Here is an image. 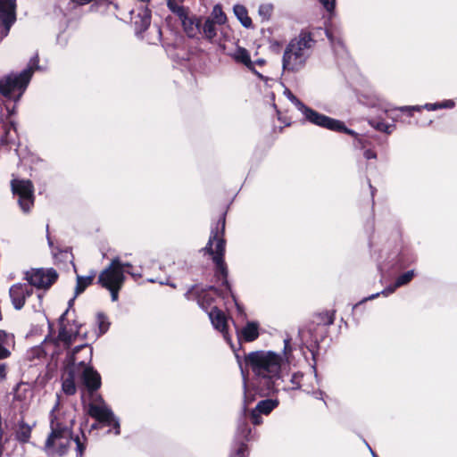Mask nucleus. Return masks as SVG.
<instances>
[{
  "instance_id": "1",
  "label": "nucleus",
  "mask_w": 457,
  "mask_h": 457,
  "mask_svg": "<svg viewBox=\"0 0 457 457\" xmlns=\"http://www.w3.org/2000/svg\"><path fill=\"white\" fill-rule=\"evenodd\" d=\"M292 348L290 339H284V357L269 351L252 352L245 357V362L254 373L253 390L260 396H269L278 390L281 370L289 362L288 354Z\"/></svg>"
},
{
  "instance_id": "2",
  "label": "nucleus",
  "mask_w": 457,
  "mask_h": 457,
  "mask_svg": "<svg viewBox=\"0 0 457 457\" xmlns=\"http://www.w3.org/2000/svg\"><path fill=\"white\" fill-rule=\"evenodd\" d=\"M56 403L50 413L51 434L47 437L45 450L49 455H64L71 444L76 445L77 457H82L85 450L84 442L79 436H72L71 428L74 423L72 413L57 414L60 396L56 395Z\"/></svg>"
},
{
  "instance_id": "3",
  "label": "nucleus",
  "mask_w": 457,
  "mask_h": 457,
  "mask_svg": "<svg viewBox=\"0 0 457 457\" xmlns=\"http://www.w3.org/2000/svg\"><path fill=\"white\" fill-rule=\"evenodd\" d=\"M315 40L309 31L302 30L287 45L282 56V69L287 72L303 70L311 57Z\"/></svg>"
},
{
  "instance_id": "4",
  "label": "nucleus",
  "mask_w": 457,
  "mask_h": 457,
  "mask_svg": "<svg viewBox=\"0 0 457 457\" xmlns=\"http://www.w3.org/2000/svg\"><path fill=\"white\" fill-rule=\"evenodd\" d=\"M225 224V217L222 215L218 220L216 226L212 228L208 243L203 251L212 255V261L216 265L218 279L221 281L222 286H224L228 291H231L227 278L228 270L224 262L226 246V241L224 239Z\"/></svg>"
},
{
  "instance_id": "5",
  "label": "nucleus",
  "mask_w": 457,
  "mask_h": 457,
  "mask_svg": "<svg viewBox=\"0 0 457 457\" xmlns=\"http://www.w3.org/2000/svg\"><path fill=\"white\" fill-rule=\"evenodd\" d=\"M39 58H30L26 69L19 73H11L0 78V94L7 99L18 102L25 92L33 73L39 70Z\"/></svg>"
},
{
  "instance_id": "6",
  "label": "nucleus",
  "mask_w": 457,
  "mask_h": 457,
  "mask_svg": "<svg viewBox=\"0 0 457 457\" xmlns=\"http://www.w3.org/2000/svg\"><path fill=\"white\" fill-rule=\"evenodd\" d=\"M79 334V330L68 329L66 327L62 326L59 331L58 337L55 339L46 338L41 346L33 350L34 353L38 358L42 354L50 355L53 359L60 354V353L72 344Z\"/></svg>"
},
{
  "instance_id": "7",
  "label": "nucleus",
  "mask_w": 457,
  "mask_h": 457,
  "mask_svg": "<svg viewBox=\"0 0 457 457\" xmlns=\"http://www.w3.org/2000/svg\"><path fill=\"white\" fill-rule=\"evenodd\" d=\"M120 259L115 257L98 276V283L111 293L112 301L118 300L119 292L125 281V270H120Z\"/></svg>"
},
{
  "instance_id": "8",
  "label": "nucleus",
  "mask_w": 457,
  "mask_h": 457,
  "mask_svg": "<svg viewBox=\"0 0 457 457\" xmlns=\"http://www.w3.org/2000/svg\"><path fill=\"white\" fill-rule=\"evenodd\" d=\"M79 352H85L90 358L92 350L87 345L76 346L71 353H68L65 361V370L62 377V390L66 395H72L76 393L75 380L79 374L77 368V356Z\"/></svg>"
},
{
  "instance_id": "9",
  "label": "nucleus",
  "mask_w": 457,
  "mask_h": 457,
  "mask_svg": "<svg viewBox=\"0 0 457 457\" xmlns=\"http://www.w3.org/2000/svg\"><path fill=\"white\" fill-rule=\"evenodd\" d=\"M88 414L101 423V426L112 428L108 433H113L115 436L120 434V419L115 416L112 409L100 397L98 403H91L88 404Z\"/></svg>"
},
{
  "instance_id": "10",
  "label": "nucleus",
  "mask_w": 457,
  "mask_h": 457,
  "mask_svg": "<svg viewBox=\"0 0 457 457\" xmlns=\"http://www.w3.org/2000/svg\"><path fill=\"white\" fill-rule=\"evenodd\" d=\"M300 112L303 114L306 121L315 126L332 131L344 132L348 135L356 136V133L353 130L347 129L341 120L320 113L307 105H305Z\"/></svg>"
},
{
  "instance_id": "11",
  "label": "nucleus",
  "mask_w": 457,
  "mask_h": 457,
  "mask_svg": "<svg viewBox=\"0 0 457 457\" xmlns=\"http://www.w3.org/2000/svg\"><path fill=\"white\" fill-rule=\"evenodd\" d=\"M12 191L18 196V203L24 212H29L34 204V187L29 179H13L11 181Z\"/></svg>"
},
{
  "instance_id": "12",
  "label": "nucleus",
  "mask_w": 457,
  "mask_h": 457,
  "mask_svg": "<svg viewBox=\"0 0 457 457\" xmlns=\"http://www.w3.org/2000/svg\"><path fill=\"white\" fill-rule=\"evenodd\" d=\"M57 272L54 269H31L25 273V278L29 287L38 289L49 288L57 279Z\"/></svg>"
},
{
  "instance_id": "13",
  "label": "nucleus",
  "mask_w": 457,
  "mask_h": 457,
  "mask_svg": "<svg viewBox=\"0 0 457 457\" xmlns=\"http://www.w3.org/2000/svg\"><path fill=\"white\" fill-rule=\"evenodd\" d=\"M16 21V0H0V42Z\"/></svg>"
},
{
  "instance_id": "14",
  "label": "nucleus",
  "mask_w": 457,
  "mask_h": 457,
  "mask_svg": "<svg viewBox=\"0 0 457 457\" xmlns=\"http://www.w3.org/2000/svg\"><path fill=\"white\" fill-rule=\"evenodd\" d=\"M83 353L86 356L84 360H79L77 357L78 372L87 388L89 391H95L101 386V378L96 370L87 366V361H90L91 357L88 358L86 353Z\"/></svg>"
},
{
  "instance_id": "15",
  "label": "nucleus",
  "mask_w": 457,
  "mask_h": 457,
  "mask_svg": "<svg viewBox=\"0 0 457 457\" xmlns=\"http://www.w3.org/2000/svg\"><path fill=\"white\" fill-rule=\"evenodd\" d=\"M278 403L279 402L278 399H265L260 401L256 404L255 408L251 410L249 412V418L252 423L255 426L262 424V419L261 415L270 414L274 409H276L278 406Z\"/></svg>"
},
{
  "instance_id": "16",
  "label": "nucleus",
  "mask_w": 457,
  "mask_h": 457,
  "mask_svg": "<svg viewBox=\"0 0 457 457\" xmlns=\"http://www.w3.org/2000/svg\"><path fill=\"white\" fill-rule=\"evenodd\" d=\"M9 294L13 307L21 310L24 306L26 298L32 294V289L26 283H17L11 287Z\"/></svg>"
},
{
  "instance_id": "17",
  "label": "nucleus",
  "mask_w": 457,
  "mask_h": 457,
  "mask_svg": "<svg viewBox=\"0 0 457 457\" xmlns=\"http://www.w3.org/2000/svg\"><path fill=\"white\" fill-rule=\"evenodd\" d=\"M208 316L212 326L222 333L224 339L228 343H230L231 339L228 333V321L225 313L217 307H212L208 312Z\"/></svg>"
},
{
  "instance_id": "18",
  "label": "nucleus",
  "mask_w": 457,
  "mask_h": 457,
  "mask_svg": "<svg viewBox=\"0 0 457 457\" xmlns=\"http://www.w3.org/2000/svg\"><path fill=\"white\" fill-rule=\"evenodd\" d=\"M34 396V391L32 387L26 383H21L17 385L14 391V402L20 403V408L21 410H26L31 403V401Z\"/></svg>"
},
{
  "instance_id": "19",
  "label": "nucleus",
  "mask_w": 457,
  "mask_h": 457,
  "mask_svg": "<svg viewBox=\"0 0 457 457\" xmlns=\"http://www.w3.org/2000/svg\"><path fill=\"white\" fill-rule=\"evenodd\" d=\"M180 21L185 32L189 37H195L201 34L202 21L196 16H188L187 12L181 17Z\"/></svg>"
},
{
  "instance_id": "20",
  "label": "nucleus",
  "mask_w": 457,
  "mask_h": 457,
  "mask_svg": "<svg viewBox=\"0 0 457 457\" xmlns=\"http://www.w3.org/2000/svg\"><path fill=\"white\" fill-rule=\"evenodd\" d=\"M232 57L237 62L244 64L258 77H262V75L253 69V62H252L250 54L246 49L237 47L232 54Z\"/></svg>"
},
{
  "instance_id": "21",
  "label": "nucleus",
  "mask_w": 457,
  "mask_h": 457,
  "mask_svg": "<svg viewBox=\"0 0 457 457\" xmlns=\"http://www.w3.org/2000/svg\"><path fill=\"white\" fill-rule=\"evenodd\" d=\"M133 20L137 32H143L150 26L151 12L147 8H142L134 15Z\"/></svg>"
},
{
  "instance_id": "22",
  "label": "nucleus",
  "mask_w": 457,
  "mask_h": 457,
  "mask_svg": "<svg viewBox=\"0 0 457 457\" xmlns=\"http://www.w3.org/2000/svg\"><path fill=\"white\" fill-rule=\"evenodd\" d=\"M240 336L246 342L254 341L259 337V324L255 321H248L241 329Z\"/></svg>"
},
{
  "instance_id": "23",
  "label": "nucleus",
  "mask_w": 457,
  "mask_h": 457,
  "mask_svg": "<svg viewBox=\"0 0 457 457\" xmlns=\"http://www.w3.org/2000/svg\"><path fill=\"white\" fill-rule=\"evenodd\" d=\"M233 12L237 20L243 27L250 29L253 26L252 19L248 16L246 8L242 4H236L233 7Z\"/></svg>"
},
{
  "instance_id": "24",
  "label": "nucleus",
  "mask_w": 457,
  "mask_h": 457,
  "mask_svg": "<svg viewBox=\"0 0 457 457\" xmlns=\"http://www.w3.org/2000/svg\"><path fill=\"white\" fill-rule=\"evenodd\" d=\"M217 23L214 22L213 19H205L204 22L202 23L201 34L209 41H212L217 35Z\"/></svg>"
},
{
  "instance_id": "25",
  "label": "nucleus",
  "mask_w": 457,
  "mask_h": 457,
  "mask_svg": "<svg viewBox=\"0 0 457 457\" xmlns=\"http://www.w3.org/2000/svg\"><path fill=\"white\" fill-rule=\"evenodd\" d=\"M96 276V271L92 270L88 276L77 275V283L75 287V296L80 295L85 289L92 284Z\"/></svg>"
},
{
  "instance_id": "26",
  "label": "nucleus",
  "mask_w": 457,
  "mask_h": 457,
  "mask_svg": "<svg viewBox=\"0 0 457 457\" xmlns=\"http://www.w3.org/2000/svg\"><path fill=\"white\" fill-rule=\"evenodd\" d=\"M369 124L376 130L387 135H390L395 129V125L394 123L388 124L376 118L369 120Z\"/></svg>"
},
{
  "instance_id": "27",
  "label": "nucleus",
  "mask_w": 457,
  "mask_h": 457,
  "mask_svg": "<svg viewBox=\"0 0 457 457\" xmlns=\"http://www.w3.org/2000/svg\"><path fill=\"white\" fill-rule=\"evenodd\" d=\"M399 287H396V283L395 282L394 285H391L387 287H386L384 290H382L381 292H378V293H376V294H373V295H370V296L368 297H365L363 299H361L359 303H355L353 305V309H355L357 306L362 304L363 303L367 302V301H370V300H373L375 298H377L378 296H379L380 295H383L385 296H387L391 294H393L396 288H398Z\"/></svg>"
},
{
  "instance_id": "28",
  "label": "nucleus",
  "mask_w": 457,
  "mask_h": 457,
  "mask_svg": "<svg viewBox=\"0 0 457 457\" xmlns=\"http://www.w3.org/2000/svg\"><path fill=\"white\" fill-rule=\"evenodd\" d=\"M167 6L170 12L180 19L187 12V9L180 4L179 0H167Z\"/></svg>"
},
{
  "instance_id": "29",
  "label": "nucleus",
  "mask_w": 457,
  "mask_h": 457,
  "mask_svg": "<svg viewBox=\"0 0 457 457\" xmlns=\"http://www.w3.org/2000/svg\"><path fill=\"white\" fill-rule=\"evenodd\" d=\"M455 105L453 100H446L442 103H435V104H426L422 106V109H426L428 111H436L442 108L451 109Z\"/></svg>"
},
{
  "instance_id": "30",
  "label": "nucleus",
  "mask_w": 457,
  "mask_h": 457,
  "mask_svg": "<svg viewBox=\"0 0 457 457\" xmlns=\"http://www.w3.org/2000/svg\"><path fill=\"white\" fill-rule=\"evenodd\" d=\"M207 19H213L214 22L219 25L224 24L227 21V17L220 5L213 7L211 16Z\"/></svg>"
},
{
  "instance_id": "31",
  "label": "nucleus",
  "mask_w": 457,
  "mask_h": 457,
  "mask_svg": "<svg viewBox=\"0 0 457 457\" xmlns=\"http://www.w3.org/2000/svg\"><path fill=\"white\" fill-rule=\"evenodd\" d=\"M30 434V427L25 424H21L16 432V437L20 442L26 443L29 441Z\"/></svg>"
},
{
  "instance_id": "32",
  "label": "nucleus",
  "mask_w": 457,
  "mask_h": 457,
  "mask_svg": "<svg viewBox=\"0 0 457 457\" xmlns=\"http://www.w3.org/2000/svg\"><path fill=\"white\" fill-rule=\"evenodd\" d=\"M273 5L271 4H262L259 6L258 13L262 21H268L271 17Z\"/></svg>"
},
{
  "instance_id": "33",
  "label": "nucleus",
  "mask_w": 457,
  "mask_h": 457,
  "mask_svg": "<svg viewBox=\"0 0 457 457\" xmlns=\"http://www.w3.org/2000/svg\"><path fill=\"white\" fill-rule=\"evenodd\" d=\"M415 273L413 270H408L402 275H400L396 280V287H403L404 285H407L414 277Z\"/></svg>"
},
{
  "instance_id": "34",
  "label": "nucleus",
  "mask_w": 457,
  "mask_h": 457,
  "mask_svg": "<svg viewBox=\"0 0 457 457\" xmlns=\"http://www.w3.org/2000/svg\"><path fill=\"white\" fill-rule=\"evenodd\" d=\"M241 373L243 376V382H244V412H246V407L248 404H250L253 401V397L249 395L248 388H247V382L246 378L245 376V372L243 369H241Z\"/></svg>"
},
{
  "instance_id": "35",
  "label": "nucleus",
  "mask_w": 457,
  "mask_h": 457,
  "mask_svg": "<svg viewBox=\"0 0 457 457\" xmlns=\"http://www.w3.org/2000/svg\"><path fill=\"white\" fill-rule=\"evenodd\" d=\"M252 429L248 425L243 421L239 423L237 427V434L241 436L245 441H249L251 438Z\"/></svg>"
},
{
  "instance_id": "36",
  "label": "nucleus",
  "mask_w": 457,
  "mask_h": 457,
  "mask_svg": "<svg viewBox=\"0 0 457 457\" xmlns=\"http://www.w3.org/2000/svg\"><path fill=\"white\" fill-rule=\"evenodd\" d=\"M285 96L287 97V99L297 108L299 112H301L305 104L300 101L290 90L286 89L284 91Z\"/></svg>"
},
{
  "instance_id": "37",
  "label": "nucleus",
  "mask_w": 457,
  "mask_h": 457,
  "mask_svg": "<svg viewBox=\"0 0 457 457\" xmlns=\"http://www.w3.org/2000/svg\"><path fill=\"white\" fill-rule=\"evenodd\" d=\"M97 324L100 334H104L108 330L110 325V323L107 320V317L103 313L97 314Z\"/></svg>"
},
{
  "instance_id": "38",
  "label": "nucleus",
  "mask_w": 457,
  "mask_h": 457,
  "mask_svg": "<svg viewBox=\"0 0 457 457\" xmlns=\"http://www.w3.org/2000/svg\"><path fill=\"white\" fill-rule=\"evenodd\" d=\"M396 110H399L402 112H407L410 116H412V112L417 111L420 112L422 110V106L420 105H411V106H401Z\"/></svg>"
},
{
  "instance_id": "39",
  "label": "nucleus",
  "mask_w": 457,
  "mask_h": 457,
  "mask_svg": "<svg viewBox=\"0 0 457 457\" xmlns=\"http://www.w3.org/2000/svg\"><path fill=\"white\" fill-rule=\"evenodd\" d=\"M248 448L245 443H242L236 452V457H248Z\"/></svg>"
},
{
  "instance_id": "40",
  "label": "nucleus",
  "mask_w": 457,
  "mask_h": 457,
  "mask_svg": "<svg viewBox=\"0 0 457 457\" xmlns=\"http://www.w3.org/2000/svg\"><path fill=\"white\" fill-rule=\"evenodd\" d=\"M319 2L328 12H332L335 8L336 0H319Z\"/></svg>"
},
{
  "instance_id": "41",
  "label": "nucleus",
  "mask_w": 457,
  "mask_h": 457,
  "mask_svg": "<svg viewBox=\"0 0 457 457\" xmlns=\"http://www.w3.org/2000/svg\"><path fill=\"white\" fill-rule=\"evenodd\" d=\"M363 155H364V157L367 160L376 159L377 158V154L374 151L370 150V149L365 150L364 153H363Z\"/></svg>"
},
{
  "instance_id": "42",
  "label": "nucleus",
  "mask_w": 457,
  "mask_h": 457,
  "mask_svg": "<svg viewBox=\"0 0 457 457\" xmlns=\"http://www.w3.org/2000/svg\"><path fill=\"white\" fill-rule=\"evenodd\" d=\"M300 377L301 376H299L297 374H294L292 376L291 382L294 385V386L292 387L293 389H296V388L300 387V383H299V380H298Z\"/></svg>"
},
{
  "instance_id": "43",
  "label": "nucleus",
  "mask_w": 457,
  "mask_h": 457,
  "mask_svg": "<svg viewBox=\"0 0 457 457\" xmlns=\"http://www.w3.org/2000/svg\"><path fill=\"white\" fill-rule=\"evenodd\" d=\"M312 396L315 398V399H319V400H322L324 404L327 405L326 402L323 400V395L324 393L320 390H318V391H313L312 393Z\"/></svg>"
},
{
  "instance_id": "44",
  "label": "nucleus",
  "mask_w": 457,
  "mask_h": 457,
  "mask_svg": "<svg viewBox=\"0 0 457 457\" xmlns=\"http://www.w3.org/2000/svg\"><path fill=\"white\" fill-rule=\"evenodd\" d=\"M6 376V366L5 364H0V382L5 378Z\"/></svg>"
},
{
  "instance_id": "45",
  "label": "nucleus",
  "mask_w": 457,
  "mask_h": 457,
  "mask_svg": "<svg viewBox=\"0 0 457 457\" xmlns=\"http://www.w3.org/2000/svg\"><path fill=\"white\" fill-rule=\"evenodd\" d=\"M394 110H386L385 112L388 115V118H390L394 122L398 120V117L396 115L393 114Z\"/></svg>"
},
{
  "instance_id": "46",
  "label": "nucleus",
  "mask_w": 457,
  "mask_h": 457,
  "mask_svg": "<svg viewBox=\"0 0 457 457\" xmlns=\"http://www.w3.org/2000/svg\"><path fill=\"white\" fill-rule=\"evenodd\" d=\"M120 264H121V265H120V270H125V269H126V268H128V269H129V268H131V267H132V265H131L129 262H122L120 261Z\"/></svg>"
},
{
  "instance_id": "47",
  "label": "nucleus",
  "mask_w": 457,
  "mask_h": 457,
  "mask_svg": "<svg viewBox=\"0 0 457 457\" xmlns=\"http://www.w3.org/2000/svg\"><path fill=\"white\" fill-rule=\"evenodd\" d=\"M326 35H327L328 38L329 39V41L331 42L333 47L336 48L337 47L336 43L334 42V39H333V37L331 36V34L328 31H327Z\"/></svg>"
},
{
  "instance_id": "48",
  "label": "nucleus",
  "mask_w": 457,
  "mask_h": 457,
  "mask_svg": "<svg viewBox=\"0 0 457 457\" xmlns=\"http://www.w3.org/2000/svg\"><path fill=\"white\" fill-rule=\"evenodd\" d=\"M127 272L132 276L133 278H140L141 277V273H137V272H134V271H130V270H127Z\"/></svg>"
},
{
  "instance_id": "49",
  "label": "nucleus",
  "mask_w": 457,
  "mask_h": 457,
  "mask_svg": "<svg viewBox=\"0 0 457 457\" xmlns=\"http://www.w3.org/2000/svg\"><path fill=\"white\" fill-rule=\"evenodd\" d=\"M101 428H102L101 423H99L97 420L96 423L92 424V426H91V429H99Z\"/></svg>"
},
{
  "instance_id": "50",
  "label": "nucleus",
  "mask_w": 457,
  "mask_h": 457,
  "mask_svg": "<svg viewBox=\"0 0 457 457\" xmlns=\"http://www.w3.org/2000/svg\"><path fill=\"white\" fill-rule=\"evenodd\" d=\"M263 63H264V60L263 59H258L255 62H253V65L254 64L262 65Z\"/></svg>"
},
{
  "instance_id": "51",
  "label": "nucleus",
  "mask_w": 457,
  "mask_h": 457,
  "mask_svg": "<svg viewBox=\"0 0 457 457\" xmlns=\"http://www.w3.org/2000/svg\"><path fill=\"white\" fill-rule=\"evenodd\" d=\"M67 312H68V310H66V311H65V312L61 315V317H60V322H61V323L64 320V319H65V316H66Z\"/></svg>"
},
{
  "instance_id": "52",
  "label": "nucleus",
  "mask_w": 457,
  "mask_h": 457,
  "mask_svg": "<svg viewBox=\"0 0 457 457\" xmlns=\"http://www.w3.org/2000/svg\"><path fill=\"white\" fill-rule=\"evenodd\" d=\"M160 283H161L162 285L166 284V285H170V287H175V285H174V284H172V283L162 282V281H161Z\"/></svg>"
},
{
  "instance_id": "53",
  "label": "nucleus",
  "mask_w": 457,
  "mask_h": 457,
  "mask_svg": "<svg viewBox=\"0 0 457 457\" xmlns=\"http://www.w3.org/2000/svg\"><path fill=\"white\" fill-rule=\"evenodd\" d=\"M198 304L203 308V309H205L204 305V303L201 299L198 300Z\"/></svg>"
},
{
  "instance_id": "54",
  "label": "nucleus",
  "mask_w": 457,
  "mask_h": 457,
  "mask_svg": "<svg viewBox=\"0 0 457 457\" xmlns=\"http://www.w3.org/2000/svg\"><path fill=\"white\" fill-rule=\"evenodd\" d=\"M155 31L158 34V38H160V37H161V30H160V29L158 27L155 28Z\"/></svg>"
},
{
  "instance_id": "55",
  "label": "nucleus",
  "mask_w": 457,
  "mask_h": 457,
  "mask_svg": "<svg viewBox=\"0 0 457 457\" xmlns=\"http://www.w3.org/2000/svg\"><path fill=\"white\" fill-rule=\"evenodd\" d=\"M142 4H145V3H147L149 2L150 0H139Z\"/></svg>"
},
{
  "instance_id": "56",
  "label": "nucleus",
  "mask_w": 457,
  "mask_h": 457,
  "mask_svg": "<svg viewBox=\"0 0 457 457\" xmlns=\"http://www.w3.org/2000/svg\"><path fill=\"white\" fill-rule=\"evenodd\" d=\"M337 45L343 47L341 41H337Z\"/></svg>"
},
{
  "instance_id": "57",
  "label": "nucleus",
  "mask_w": 457,
  "mask_h": 457,
  "mask_svg": "<svg viewBox=\"0 0 457 457\" xmlns=\"http://www.w3.org/2000/svg\"><path fill=\"white\" fill-rule=\"evenodd\" d=\"M370 452H371V453H372L373 457H378V456L373 453V451H372L370 448Z\"/></svg>"
},
{
  "instance_id": "58",
  "label": "nucleus",
  "mask_w": 457,
  "mask_h": 457,
  "mask_svg": "<svg viewBox=\"0 0 457 457\" xmlns=\"http://www.w3.org/2000/svg\"><path fill=\"white\" fill-rule=\"evenodd\" d=\"M73 301H74V299H71L69 302V304L71 305Z\"/></svg>"
},
{
  "instance_id": "59",
  "label": "nucleus",
  "mask_w": 457,
  "mask_h": 457,
  "mask_svg": "<svg viewBox=\"0 0 457 457\" xmlns=\"http://www.w3.org/2000/svg\"><path fill=\"white\" fill-rule=\"evenodd\" d=\"M3 142H4V144H7V140H6V139H3Z\"/></svg>"
},
{
  "instance_id": "60",
  "label": "nucleus",
  "mask_w": 457,
  "mask_h": 457,
  "mask_svg": "<svg viewBox=\"0 0 457 457\" xmlns=\"http://www.w3.org/2000/svg\"><path fill=\"white\" fill-rule=\"evenodd\" d=\"M9 112H10V113H13L14 109H12V110H11V111H9Z\"/></svg>"
}]
</instances>
